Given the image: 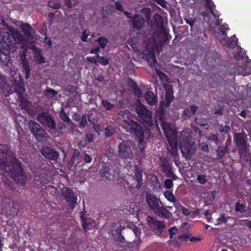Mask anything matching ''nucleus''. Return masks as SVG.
Returning <instances> with one entry per match:
<instances>
[{
    "label": "nucleus",
    "instance_id": "44",
    "mask_svg": "<svg viewBox=\"0 0 251 251\" xmlns=\"http://www.w3.org/2000/svg\"><path fill=\"white\" fill-rule=\"evenodd\" d=\"M229 218L230 217L229 216L226 217L225 214L222 213L220 214V217L217 220L218 222V224L217 225H218L222 224H226Z\"/></svg>",
    "mask_w": 251,
    "mask_h": 251
},
{
    "label": "nucleus",
    "instance_id": "16",
    "mask_svg": "<svg viewBox=\"0 0 251 251\" xmlns=\"http://www.w3.org/2000/svg\"><path fill=\"white\" fill-rule=\"evenodd\" d=\"M61 192L70 206L74 208L77 204V198L74 191L69 187H64Z\"/></svg>",
    "mask_w": 251,
    "mask_h": 251
},
{
    "label": "nucleus",
    "instance_id": "23",
    "mask_svg": "<svg viewBox=\"0 0 251 251\" xmlns=\"http://www.w3.org/2000/svg\"><path fill=\"white\" fill-rule=\"evenodd\" d=\"M198 110V106L195 105L190 106V108H185L181 115V118L183 120H186L191 117H192Z\"/></svg>",
    "mask_w": 251,
    "mask_h": 251
},
{
    "label": "nucleus",
    "instance_id": "46",
    "mask_svg": "<svg viewBox=\"0 0 251 251\" xmlns=\"http://www.w3.org/2000/svg\"><path fill=\"white\" fill-rule=\"evenodd\" d=\"M168 232L169 234V236L170 238V240L168 241V243L169 245H171V243L172 242L171 239L173 238V236L176 234L177 232V228L176 226H173L168 230Z\"/></svg>",
    "mask_w": 251,
    "mask_h": 251
},
{
    "label": "nucleus",
    "instance_id": "4",
    "mask_svg": "<svg viewBox=\"0 0 251 251\" xmlns=\"http://www.w3.org/2000/svg\"><path fill=\"white\" fill-rule=\"evenodd\" d=\"M0 40V61L1 63L6 65L10 60V52L16 50L17 47L15 42L11 38L8 33H5Z\"/></svg>",
    "mask_w": 251,
    "mask_h": 251
},
{
    "label": "nucleus",
    "instance_id": "56",
    "mask_svg": "<svg viewBox=\"0 0 251 251\" xmlns=\"http://www.w3.org/2000/svg\"><path fill=\"white\" fill-rule=\"evenodd\" d=\"M180 208L181 212L184 215L188 216L191 214V212L189 211V210L184 206L180 205Z\"/></svg>",
    "mask_w": 251,
    "mask_h": 251
},
{
    "label": "nucleus",
    "instance_id": "22",
    "mask_svg": "<svg viewBox=\"0 0 251 251\" xmlns=\"http://www.w3.org/2000/svg\"><path fill=\"white\" fill-rule=\"evenodd\" d=\"M174 98L173 91L170 89L167 90L166 91L164 100L160 101V106L162 107L169 106Z\"/></svg>",
    "mask_w": 251,
    "mask_h": 251
},
{
    "label": "nucleus",
    "instance_id": "39",
    "mask_svg": "<svg viewBox=\"0 0 251 251\" xmlns=\"http://www.w3.org/2000/svg\"><path fill=\"white\" fill-rule=\"evenodd\" d=\"M59 115L60 118L61 119V120H62L63 122L66 123H72L70 118L68 116H67V115L66 114V112H65L63 108L60 112Z\"/></svg>",
    "mask_w": 251,
    "mask_h": 251
},
{
    "label": "nucleus",
    "instance_id": "29",
    "mask_svg": "<svg viewBox=\"0 0 251 251\" xmlns=\"http://www.w3.org/2000/svg\"><path fill=\"white\" fill-rule=\"evenodd\" d=\"M220 55L218 52L215 51H212L208 52L205 56V59L207 63H213L216 62L219 59Z\"/></svg>",
    "mask_w": 251,
    "mask_h": 251
},
{
    "label": "nucleus",
    "instance_id": "52",
    "mask_svg": "<svg viewBox=\"0 0 251 251\" xmlns=\"http://www.w3.org/2000/svg\"><path fill=\"white\" fill-rule=\"evenodd\" d=\"M164 186L167 189H170L173 186V181L171 179H166L164 181Z\"/></svg>",
    "mask_w": 251,
    "mask_h": 251
},
{
    "label": "nucleus",
    "instance_id": "51",
    "mask_svg": "<svg viewBox=\"0 0 251 251\" xmlns=\"http://www.w3.org/2000/svg\"><path fill=\"white\" fill-rule=\"evenodd\" d=\"M127 84L128 86L133 89L136 87L137 85L135 82L131 78L129 77L127 79Z\"/></svg>",
    "mask_w": 251,
    "mask_h": 251
},
{
    "label": "nucleus",
    "instance_id": "10",
    "mask_svg": "<svg viewBox=\"0 0 251 251\" xmlns=\"http://www.w3.org/2000/svg\"><path fill=\"white\" fill-rule=\"evenodd\" d=\"M132 143L129 140H124L118 146V155L124 159H131L133 157L131 146Z\"/></svg>",
    "mask_w": 251,
    "mask_h": 251
},
{
    "label": "nucleus",
    "instance_id": "1",
    "mask_svg": "<svg viewBox=\"0 0 251 251\" xmlns=\"http://www.w3.org/2000/svg\"><path fill=\"white\" fill-rule=\"evenodd\" d=\"M154 23L159 27L146 42V47L143 52L144 58L153 65L157 63L155 51L160 52L162 47L167 44L171 39L163 25L162 17L157 14L153 16Z\"/></svg>",
    "mask_w": 251,
    "mask_h": 251
},
{
    "label": "nucleus",
    "instance_id": "53",
    "mask_svg": "<svg viewBox=\"0 0 251 251\" xmlns=\"http://www.w3.org/2000/svg\"><path fill=\"white\" fill-rule=\"evenodd\" d=\"M237 41L238 39L236 37L235 35L232 36L229 41V45L235 46L237 43Z\"/></svg>",
    "mask_w": 251,
    "mask_h": 251
},
{
    "label": "nucleus",
    "instance_id": "55",
    "mask_svg": "<svg viewBox=\"0 0 251 251\" xmlns=\"http://www.w3.org/2000/svg\"><path fill=\"white\" fill-rule=\"evenodd\" d=\"M88 37V34L87 33V30L84 29L81 35V40L84 42H86L87 41V38Z\"/></svg>",
    "mask_w": 251,
    "mask_h": 251
},
{
    "label": "nucleus",
    "instance_id": "38",
    "mask_svg": "<svg viewBox=\"0 0 251 251\" xmlns=\"http://www.w3.org/2000/svg\"><path fill=\"white\" fill-rule=\"evenodd\" d=\"M22 69L23 72L25 74V78L28 80L30 76V69L27 63L24 62Z\"/></svg>",
    "mask_w": 251,
    "mask_h": 251
},
{
    "label": "nucleus",
    "instance_id": "20",
    "mask_svg": "<svg viewBox=\"0 0 251 251\" xmlns=\"http://www.w3.org/2000/svg\"><path fill=\"white\" fill-rule=\"evenodd\" d=\"M134 176L133 179L135 183H132L131 187L139 189L142 185V173L137 165L134 166Z\"/></svg>",
    "mask_w": 251,
    "mask_h": 251
},
{
    "label": "nucleus",
    "instance_id": "28",
    "mask_svg": "<svg viewBox=\"0 0 251 251\" xmlns=\"http://www.w3.org/2000/svg\"><path fill=\"white\" fill-rule=\"evenodd\" d=\"M131 22L133 28L137 30L141 29L144 24L143 20L138 15L134 16Z\"/></svg>",
    "mask_w": 251,
    "mask_h": 251
},
{
    "label": "nucleus",
    "instance_id": "63",
    "mask_svg": "<svg viewBox=\"0 0 251 251\" xmlns=\"http://www.w3.org/2000/svg\"><path fill=\"white\" fill-rule=\"evenodd\" d=\"M66 126L64 122H59L58 124V128L60 130H64Z\"/></svg>",
    "mask_w": 251,
    "mask_h": 251
},
{
    "label": "nucleus",
    "instance_id": "2",
    "mask_svg": "<svg viewBox=\"0 0 251 251\" xmlns=\"http://www.w3.org/2000/svg\"><path fill=\"white\" fill-rule=\"evenodd\" d=\"M9 150V145L0 144V174L5 177L9 176L17 183L24 185L26 181V175L20 161L15 159L7 161V156Z\"/></svg>",
    "mask_w": 251,
    "mask_h": 251
},
{
    "label": "nucleus",
    "instance_id": "26",
    "mask_svg": "<svg viewBox=\"0 0 251 251\" xmlns=\"http://www.w3.org/2000/svg\"><path fill=\"white\" fill-rule=\"evenodd\" d=\"M124 228L120 223H114L112 224L109 231L113 235H121Z\"/></svg>",
    "mask_w": 251,
    "mask_h": 251
},
{
    "label": "nucleus",
    "instance_id": "64",
    "mask_svg": "<svg viewBox=\"0 0 251 251\" xmlns=\"http://www.w3.org/2000/svg\"><path fill=\"white\" fill-rule=\"evenodd\" d=\"M116 9L119 11H123V7L122 5L119 2H116L115 3Z\"/></svg>",
    "mask_w": 251,
    "mask_h": 251
},
{
    "label": "nucleus",
    "instance_id": "5",
    "mask_svg": "<svg viewBox=\"0 0 251 251\" xmlns=\"http://www.w3.org/2000/svg\"><path fill=\"white\" fill-rule=\"evenodd\" d=\"M145 199L150 209L153 210L157 216L164 218L170 217L171 213L164 207L160 199L153 193L147 192L145 196Z\"/></svg>",
    "mask_w": 251,
    "mask_h": 251
},
{
    "label": "nucleus",
    "instance_id": "45",
    "mask_svg": "<svg viewBox=\"0 0 251 251\" xmlns=\"http://www.w3.org/2000/svg\"><path fill=\"white\" fill-rule=\"evenodd\" d=\"M235 210L236 212L243 213L246 211V207L244 204L238 201L235 204Z\"/></svg>",
    "mask_w": 251,
    "mask_h": 251
},
{
    "label": "nucleus",
    "instance_id": "8",
    "mask_svg": "<svg viewBox=\"0 0 251 251\" xmlns=\"http://www.w3.org/2000/svg\"><path fill=\"white\" fill-rule=\"evenodd\" d=\"M28 126L31 133L38 141L45 142L47 140L49 135L39 124L35 121L30 120L28 122Z\"/></svg>",
    "mask_w": 251,
    "mask_h": 251
},
{
    "label": "nucleus",
    "instance_id": "47",
    "mask_svg": "<svg viewBox=\"0 0 251 251\" xmlns=\"http://www.w3.org/2000/svg\"><path fill=\"white\" fill-rule=\"evenodd\" d=\"M219 130L222 132L224 133L225 134H228L230 131V128L228 126H223L222 125H220L219 126Z\"/></svg>",
    "mask_w": 251,
    "mask_h": 251
},
{
    "label": "nucleus",
    "instance_id": "54",
    "mask_svg": "<svg viewBox=\"0 0 251 251\" xmlns=\"http://www.w3.org/2000/svg\"><path fill=\"white\" fill-rule=\"evenodd\" d=\"M189 238V236L187 233H183L182 234L179 235L177 236V239L181 241H186Z\"/></svg>",
    "mask_w": 251,
    "mask_h": 251
},
{
    "label": "nucleus",
    "instance_id": "50",
    "mask_svg": "<svg viewBox=\"0 0 251 251\" xmlns=\"http://www.w3.org/2000/svg\"><path fill=\"white\" fill-rule=\"evenodd\" d=\"M197 180L200 184H204L206 182L207 180L205 175H199L197 176Z\"/></svg>",
    "mask_w": 251,
    "mask_h": 251
},
{
    "label": "nucleus",
    "instance_id": "24",
    "mask_svg": "<svg viewBox=\"0 0 251 251\" xmlns=\"http://www.w3.org/2000/svg\"><path fill=\"white\" fill-rule=\"evenodd\" d=\"M205 7L210 11V13L213 15L215 19L219 18L220 14L218 13L219 12L216 9V5L212 0H205Z\"/></svg>",
    "mask_w": 251,
    "mask_h": 251
},
{
    "label": "nucleus",
    "instance_id": "12",
    "mask_svg": "<svg viewBox=\"0 0 251 251\" xmlns=\"http://www.w3.org/2000/svg\"><path fill=\"white\" fill-rule=\"evenodd\" d=\"M233 140L238 149V153L241 156L245 155L248 146L245 139L244 134L242 133L236 132L234 134Z\"/></svg>",
    "mask_w": 251,
    "mask_h": 251
},
{
    "label": "nucleus",
    "instance_id": "7",
    "mask_svg": "<svg viewBox=\"0 0 251 251\" xmlns=\"http://www.w3.org/2000/svg\"><path fill=\"white\" fill-rule=\"evenodd\" d=\"M1 206L2 213L5 214L6 217L9 219L14 218L19 212L18 205L13 200L9 197L3 199L1 201Z\"/></svg>",
    "mask_w": 251,
    "mask_h": 251
},
{
    "label": "nucleus",
    "instance_id": "9",
    "mask_svg": "<svg viewBox=\"0 0 251 251\" xmlns=\"http://www.w3.org/2000/svg\"><path fill=\"white\" fill-rule=\"evenodd\" d=\"M147 221L150 229L153 231H157V235L160 237L167 236L166 232L164 231L166 226L163 221H160L148 216L147 218Z\"/></svg>",
    "mask_w": 251,
    "mask_h": 251
},
{
    "label": "nucleus",
    "instance_id": "32",
    "mask_svg": "<svg viewBox=\"0 0 251 251\" xmlns=\"http://www.w3.org/2000/svg\"><path fill=\"white\" fill-rule=\"evenodd\" d=\"M168 144L169 145L168 147V150L170 154L173 156H175L177 153V143L176 142H172L168 140Z\"/></svg>",
    "mask_w": 251,
    "mask_h": 251
},
{
    "label": "nucleus",
    "instance_id": "11",
    "mask_svg": "<svg viewBox=\"0 0 251 251\" xmlns=\"http://www.w3.org/2000/svg\"><path fill=\"white\" fill-rule=\"evenodd\" d=\"M135 110L139 117L144 123L149 126L152 125L153 120L151 113L149 110L147 109L142 104H140L136 106Z\"/></svg>",
    "mask_w": 251,
    "mask_h": 251
},
{
    "label": "nucleus",
    "instance_id": "61",
    "mask_svg": "<svg viewBox=\"0 0 251 251\" xmlns=\"http://www.w3.org/2000/svg\"><path fill=\"white\" fill-rule=\"evenodd\" d=\"M86 59H87V61L91 63H94V64L97 63V58H96L94 57L88 56V57H87Z\"/></svg>",
    "mask_w": 251,
    "mask_h": 251
},
{
    "label": "nucleus",
    "instance_id": "60",
    "mask_svg": "<svg viewBox=\"0 0 251 251\" xmlns=\"http://www.w3.org/2000/svg\"><path fill=\"white\" fill-rule=\"evenodd\" d=\"M201 150L204 152L208 151V146L207 144L205 143H201Z\"/></svg>",
    "mask_w": 251,
    "mask_h": 251
},
{
    "label": "nucleus",
    "instance_id": "18",
    "mask_svg": "<svg viewBox=\"0 0 251 251\" xmlns=\"http://www.w3.org/2000/svg\"><path fill=\"white\" fill-rule=\"evenodd\" d=\"M230 75H233L232 79L234 80V75H242L243 76H247L251 74V67H248L245 65L243 66H240L236 65H233L232 70L229 72Z\"/></svg>",
    "mask_w": 251,
    "mask_h": 251
},
{
    "label": "nucleus",
    "instance_id": "58",
    "mask_svg": "<svg viewBox=\"0 0 251 251\" xmlns=\"http://www.w3.org/2000/svg\"><path fill=\"white\" fill-rule=\"evenodd\" d=\"M231 146V138L228 137L225 142V145L224 147L227 149H229V147Z\"/></svg>",
    "mask_w": 251,
    "mask_h": 251
},
{
    "label": "nucleus",
    "instance_id": "59",
    "mask_svg": "<svg viewBox=\"0 0 251 251\" xmlns=\"http://www.w3.org/2000/svg\"><path fill=\"white\" fill-rule=\"evenodd\" d=\"M133 91L136 96L139 97L141 94V90L138 86L133 89Z\"/></svg>",
    "mask_w": 251,
    "mask_h": 251
},
{
    "label": "nucleus",
    "instance_id": "48",
    "mask_svg": "<svg viewBox=\"0 0 251 251\" xmlns=\"http://www.w3.org/2000/svg\"><path fill=\"white\" fill-rule=\"evenodd\" d=\"M12 38L14 39V41L17 43H20L23 41V37L22 35L17 32L15 35H12Z\"/></svg>",
    "mask_w": 251,
    "mask_h": 251
},
{
    "label": "nucleus",
    "instance_id": "21",
    "mask_svg": "<svg viewBox=\"0 0 251 251\" xmlns=\"http://www.w3.org/2000/svg\"><path fill=\"white\" fill-rule=\"evenodd\" d=\"M160 166L161 167L162 171L165 174L167 177L170 176L169 175L172 174L173 165L167 158L160 157Z\"/></svg>",
    "mask_w": 251,
    "mask_h": 251
},
{
    "label": "nucleus",
    "instance_id": "25",
    "mask_svg": "<svg viewBox=\"0 0 251 251\" xmlns=\"http://www.w3.org/2000/svg\"><path fill=\"white\" fill-rule=\"evenodd\" d=\"M146 102L150 105L153 106L157 103V98L153 92L148 91L145 94Z\"/></svg>",
    "mask_w": 251,
    "mask_h": 251
},
{
    "label": "nucleus",
    "instance_id": "27",
    "mask_svg": "<svg viewBox=\"0 0 251 251\" xmlns=\"http://www.w3.org/2000/svg\"><path fill=\"white\" fill-rule=\"evenodd\" d=\"M13 91L18 94V98L22 99L23 98V94L25 91V86L23 83L15 81Z\"/></svg>",
    "mask_w": 251,
    "mask_h": 251
},
{
    "label": "nucleus",
    "instance_id": "31",
    "mask_svg": "<svg viewBox=\"0 0 251 251\" xmlns=\"http://www.w3.org/2000/svg\"><path fill=\"white\" fill-rule=\"evenodd\" d=\"M216 152L217 158L220 159L223 158L226 153L230 152V149L219 146L216 150Z\"/></svg>",
    "mask_w": 251,
    "mask_h": 251
},
{
    "label": "nucleus",
    "instance_id": "33",
    "mask_svg": "<svg viewBox=\"0 0 251 251\" xmlns=\"http://www.w3.org/2000/svg\"><path fill=\"white\" fill-rule=\"evenodd\" d=\"M57 94V93L55 90L49 87H47L43 92L44 96L48 99L53 98Z\"/></svg>",
    "mask_w": 251,
    "mask_h": 251
},
{
    "label": "nucleus",
    "instance_id": "49",
    "mask_svg": "<svg viewBox=\"0 0 251 251\" xmlns=\"http://www.w3.org/2000/svg\"><path fill=\"white\" fill-rule=\"evenodd\" d=\"M79 127L80 128H84L87 125L86 116L85 114L82 115L81 120L79 122Z\"/></svg>",
    "mask_w": 251,
    "mask_h": 251
},
{
    "label": "nucleus",
    "instance_id": "40",
    "mask_svg": "<svg viewBox=\"0 0 251 251\" xmlns=\"http://www.w3.org/2000/svg\"><path fill=\"white\" fill-rule=\"evenodd\" d=\"M101 104L102 106L105 108L106 110L110 111L115 106L114 104L110 102L108 100H102L101 101Z\"/></svg>",
    "mask_w": 251,
    "mask_h": 251
},
{
    "label": "nucleus",
    "instance_id": "41",
    "mask_svg": "<svg viewBox=\"0 0 251 251\" xmlns=\"http://www.w3.org/2000/svg\"><path fill=\"white\" fill-rule=\"evenodd\" d=\"M48 4L50 7L54 9H59L61 7V3L56 0H50Z\"/></svg>",
    "mask_w": 251,
    "mask_h": 251
},
{
    "label": "nucleus",
    "instance_id": "43",
    "mask_svg": "<svg viewBox=\"0 0 251 251\" xmlns=\"http://www.w3.org/2000/svg\"><path fill=\"white\" fill-rule=\"evenodd\" d=\"M97 58V63H100L101 65L106 66L109 64V59L103 56H100L99 54L96 56Z\"/></svg>",
    "mask_w": 251,
    "mask_h": 251
},
{
    "label": "nucleus",
    "instance_id": "37",
    "mask_svg": "<svg viewBox=\"0 0 251 251\" xmlns=\"http://www.w3.org/2000/svg\"><path fill=\"white\" fill-rule=\"evenodd\" d=\"M164 196L166 199L169 201L172 202H175L176 201V198L173 194V192L170 191H165L164 193Z\"/></svg>",
    "mask_w": 251,
    "mask_h": 251
},
{
    "label": "nucleus",
    "instance_id": "36",
    "mask_svg": "<svg viewBox=\"0 0 251 251\" xmlns=\"http://www.w3.org/2000/svg\"><path fill=\"white\" fill-rule=\"evenodd\" d=\"M132 230H133L134 233L135 234V235L136 236V237H138V239H137L136 241H134V243H135L136 244V245L138 246V245H139L140 244V243L141 242V240L139 238V237L141 235V230L138 227H137V226L134 225L133 226Z\"/></svg>",
    "mask_w": 251,
    "mask_h": 251
},
{
    "label": "nucleus",
    "instance_id": "15",
    "mask_svg": "<svg viewBox=\"0 0 251 251\" xmlns=\"http://www.w3.org/2000/svg\"><path fill=\"white\" fill-rule=\"evenodd\" d=\"M86 211L84 209L83 211L80 213V218L82 227L85 231L92 229L95 227L97 223L95 220L91 218L87 217L86 214Z\"/></svg>",
    "mask_w": 251,
    "mask_h": 251
},
{
    "label": "nucleus",
    "instance_id": "14",
    "mask_svg": "<svg viewBox=\"0 0 251 251\" xmlns=\"http://www.w3.org/2000/svg\"><path fill=\"white\" fill-rule=\"evenodd\" d=\"M179 148L183 157L186 160H190L192 155L195 152L196 147L188 141H184L179 143Z\"/></svg>",
    "mask_w": 251,
    "mask_h": 251
},
{
    "label": "nucleus",
    "instance_id": "19",
    "mask_svg": "<svg viewBox=\"0 0 251 251\" xmlns=\"http://www.w3.org/2000/svg\"><path fill=\"white\" fill-rule=\"evenodd\" d=\"M41 153L46 158L56 161L59 157V153L47 146H43L41 150Z\"/></svg>",
    "mask_w": 251,
    "mask_h": 251
},
{
    "label": "nucleus",
    "instance_id": "57",
    "mask_svg": "<svg viewBox=\"0 0 251 251\" xmlns=\"http://www.w3.org/2000/svg\"><path fill=\"white\" fill-rule=\"evenodd\" d=\"M36 61L38 62L39 64H41L45 62V58L42 55L39 54L36 56Z\"/></svg>",
    "mask_w": 251,
    "mask_h": 251
},
{
    "label": "nucleus",
    "instance_id": "34",
    "mask_svg": "<svg viewBox=\"0 0 251 251\" xmlns=\"http://www.w3.org/2000/svg\"><path fill=\"white\" fill-rule=\"evenodd\" d=\"M21 28L23 32L27 38H28L32 36V27L28 24L25 23L22 24L21 25Z\"/></svg>",
    "mask_w": 251,
    "mask_h": 251
},
{
    "label": "nucleus",
    "instance_id": "17",
    "mask_svg": "<svg viewBox=\"0 0 251 251\" xmlns=\"http://www.w3.org/2000/svg\"><path fill=\"white\" fill-rule=\"evenodd\" d=\"M164 118V110H161L156 114L155 122L157 126L158 125L160 126L166 137L168 138V134L171 131V128L170 124L165 121Z\"/></svg>",
    "mask_w": 251,
    "mask_h": 251
},
{
    "label": "nucleus",
    "instance_id": "35",
    "mask_svg": "<svg viewBox=\"0 0 251 251\" xmlns=\"http://www.w3.org/2000/svg\"><path fill=\"white\" fill-rule=\"evenodd\" d=\"M104 136L109 137L114 135L116 132V128L112 125H108L104 129Z\"/></svg>",
    "mask_w": 251,
    "mask_h": 251
},
{
    "label": "nucleus",
    "instance_id": "30",
    "mask_svg": "<svg viewBox=\"0 0 251 251\" xmlns=\"http://www.w3.org/2000/svg\"><path fill=\"white\" fill-rule=\"evenodd\" d=\"M0 87L5 97L10 96L14 92L12 86L7 81L0 86Z\"/></svg>",
    "mask_w": 251,
    "mask_h": 251
},
{
    "label": "nucleus",
    "instance_id": "3",
    "mask_svg": "<svg viewBox=\"0 0 251 251\" xmlns=\"http://www.w3.org/2000/svg\"><path fill=\"white\" fill-rule=\"evenodd\" d=\"M122 127L138 142L140 145H144L145 138H148L151 133L150 129L144 124L133 120L128 115L123 117Z\"/></svg>",
    "mask_w": 251,
    "mask_h": 251
},
{
    "label": "nucleus",
    "instance_id": "42",
    "mask_svg": "<svg viewBox=\"0 0 251 251\" xmlns=\"http://www.w3.org/2000/svg\"><path fill=\"white\" fill-rule=\"evenodd\" d=\"M97 42L98 43L100 48L104 49L108 42V40L107 38L101 36L97 39Z\"/></svg>",
    "mask_w": 251,
    "mask_h": 251
},
{
    "label": "nucleus",
    "instance_id": "62",
    "mask_svg": "<svg viewBox=\"0 0 251 251\" xmlns=\"http://www.w3.org/2000/svg\"><path fill=\"white\" fill-rule=\"evenodd\" d=\"M83 159L86 163H90L92 161L91 156L87 153H85Z\"/></svg>",
    "mask_w": 251,
    "mask_h": 251
},
{
    "label": "nucleus",
    "instance_id": "13",
    "mask_svg": "<svg viewBox=\"0 0 251 251\" xmlns=\"http://www.w3.org/2000/svg\"><path fill=\"white\" fill-rule=\"evenodd\" d=\"M100 175L102 180L108 179L111 180L117 176L118 173L114 166L112 165L107 166L104 164L100 171Z\"/></svg>",
    "mask_w": 251,
    "mask_h": 251
},
{
    "label": "nucleus",
    "instance_id": "6",
    "mask_svg": "<svg viewBox=\"0 0 251 251\" xmlns=\"http://www.w3.org/2000/svg\"><path fill=\"white\" fill-rule=\"evenodd\" d=\"M36 119L44 127L48 129L50 134L54 136L57 135L55 118L49 112L43 111L39 113L36 116Z\"/></svg>",
    "mask_w": 251,
    "mask_h": 251
}]
</instances>
